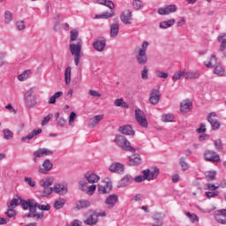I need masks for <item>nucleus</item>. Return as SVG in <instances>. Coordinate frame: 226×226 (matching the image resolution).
I'll return each instance as SVG.
<instances>
[{
  "label": "nucleus",
  "instance_id": "obj_51",
  "mask_svg": "<svg viewBox=\"0 0 226 226\" xmlns=\"http://www.w3.org/2000/svg\"><path fill=\"white\" fill-rule=\"evenodd\" d=\"M44 215L43 212L40 213V214H36V212H30L26 217L27 218H35L36 220H41V218H43Z\"/></svg>",
  "mask_w": 226,
  "mask_h": 226
},
{
  "label": "nucleus",
  "instance_id": "obj_43",
  "mask_svg": "<svg viewBox=\"0 0 226 226\" xmlns=\"http://www.w3.org/2000/svg\"><path fill=\"white\" fill-rule=\"evenodd\" d=\"M61 96H63V92L62 91H58L56 93H55L54 95H52L49 99L48 103H49V105H54L56 103V101L58 98H61Z\"/></svg>",
  "mask_w": 226,
  "mask_h": 226
},
{
  "label": "nucleus",
  "instance_id": "obj_24",
  "mask_svg": "<svg viewBox=\"0 0 226 226\" xmlns=\"http://www.w3.org/2000/svg\"><path fill=\"white\" fill-rule=\"evenodd\" d=\"M142 163V159L140 158V154H134L129 157V165L131 167H135L137 165H140Z\"/></svg>",
  "mask_w": 226,
  "mask_h": 226
},
{
  "label": "nucleus",
  "instance_id": "obj_59",
  "mask_svg": "<svg viewBox=\"0 0 226 226\" xmlns=\"http://www.w3.org/2000/svg\"><path fill=\"white\" fill-rule=\"evenodd\" d=\"M148 73L149 69H147V66H144L143 70L141 71V79H143V80H147V79L149 78Z\"/></svg>",
  "mask_w": 226,
  "mask_h": 226
},
{
  "label": "nucleus",
  "instance_id": "obj_3",
  "mask_svg": "<svg viewBox=\"0 0 226 226\" xmlns=\"http://www.w3.org/2000/svg\"><path fill=\"white\" fill-rule=\"evenodd\" d=\"M24 105L26 109H34L38 103V98L34 94V87L29 88L23 97Z\"/></svg>",
  "mask_w": 226,
  "mask_h": 226
},
{
  "label": "nucleus",
  "instance_id": "obj_52",
  "mask_svg": "<svg viewBox=\"0 0 226 226\" xmlns=\"http://www.w3.org/2000/svg\"><path fill=\"white\" fill-rule=\"evenodd\" d=\"M89 182H87V179H82L79 182V190H81V192H86L87 190V185Z\"/></svg>",
  "mask_w": 226,
  "mask_h": 226
},
{
  "label": "nucleus",
  "instance_id": "obj_23",
  "mask_svg": "<svg viewBox=\"0 0 226 226\" xmlns=\"http://www.w3.org/2000/svg\"><path fill=\"white\" fill-rule=\"evenodd\" d=\"M85 179L90 185H94V183H98L100 181V177L96 173L88 172L85 174Z\"/></svg>",
  "mask_w": 226,
  "mask_h": 226
},
{
  "label": "nucleus",
  "instance_id": "obj_11",
  "mask_svg": "<svg viewBox=\"0 0 226 226\" xmlns=\"http://www.w3.org/2000/svg\"><path fill=\"white\" fill-rule=\"evenodd\" d=\"M176 11H177L176 4L164 5L157 11L159 15H170V13H176Z\"/></svg>",
  "mask_w": 226,
  "mask_h": 226
},
{
  "label": "nucleus",
  "instance_id": "obj_63",
  "mask_svg": "<svg viewBox=\"0 0 226 226\" xmlns=\"http://www.w3.org/2000/svg\"><path fill=\"white\" fill-rule=\"evenodd\" d=\"M25 183H27V185H29V186H31L32 188H34V186H36V182L33 180V178H31L30 177H25L24 178Z\"/></svg>",
  "mask_w": 226,
  "mask_h": 226
},
{
  "label": "nucleus",
  "instance_id": "obj_26",
  "mask_svg": "<svg viewBox=\"0 0 226 226\" xmlns=\"http://www.w3.org/2000/svg\"><path fill=\"white\" fill-rule=\"evenodd\" d=\"M217 41L221 43L220 51L225 52L226 49V33H221L217 37Z\"/></svg>",
  "mask_w": 226,
  "mask_h": 226
},
{
  "label": "nucleus",
  "instance_id": "obj_7",
  "mask_svg": "<svg viewBox=\"0 0 226 226\" xmlns=\"http://www.w3.org/2000/svg\"><path fill=\"white\" fill-rule=\"evenodd\" d=\"M98 192L101 195H107L112 192V181L109 177H106L98 185Z\"/></svg>",
  "mask_w": 226,
  "mask_h": 226
},
{
  "label": "nucleus",
  "instance_id": "obj_50",
  "mask_svg": "<svg viewBox=\"0 0 226 226\" xmlns=\"http://www.w3.org/2000/svg\"><path fill=\"white\" fill-rule=\"evenodd\" d=\"M132 6L134 10H142L144 8V2L142 0H132Z\"/></svg>",
  "mask_w": 226,
  "mask_h": 226
},
{
  "label": "nucleus",
  "instance_id": "obj_13",
  "mask_svg": "<svg viewBox=\"0 0 226 226\" xmlns=\"http://www.w3.org/2000/svg\"><path fill=\"white\" fill-rule=\"evenodd\" d=\"M54 167V164L52 163V162H50V160L46 159L42 165H39V174H49V172H50V170H52V168Z\"/></svg>",
  "mask_w": 226,
  "mask_h": 226
},
{
  "label": "nucleus",
  "instance_id": "obj_25",
  "mask_svg": "<svg viewBox=\"0 0 226 226\" xmlns=\"http://www.w3.org/2000/svg\"><path fill=\"white\" fill-rule=\"evenodd\" d=\"M54 152L49 148H40L35 151V155L40 156L41 158H45V156H52Z\"/></svg>",
  "mask_w": 226,
  "mask_h": 226
},
{
  "label": "nucleus",
  "instance_id": "obj_34",
  "mask_svg": "<svg viewBox=\"0 0 226 226\" xmlns=\"http://www.w3.org/2000/svg\"><path fill=\"white\" fill-rule=\"evenodd\" d=\"M136 61L139 64H147V53H138L136 56Z\"/></svg>",
  "mask_w": 226,
  "mask_h": 226
},
{
  "label": "nucleus",
  "instance_id": "obj_36",
  "mask_svg": "<svg viewBox=\"0 0 226 226\" xmlns=\"http://www.w3.org/2000/svg\"><path fill=\"white\" fill-rule=\"evenodd\" d=\"M78 40H81L80 38H79V30H77V29L72 30L70 32V41H69V43L70 44L75 43L73 41H76V43H77Z\"/></svg>",
  "mask_w": 226,
  "mask_h": 226
},
{
  "label": "nucleus",
  "instance_id": "obj_28",
  "mask_svg": "<svg viewBox=\"0 0 226 226\" xmlns=\"http://www.w3.org/2000/svg\"><path fill=\"white\" fill-rule=\"evenodd\" d=\"M103 119V115H96L89 119L88 126L90 128H94L97 124H100V121Z\"/></svg>",
  "mask_w": 226,
  "mask_h": 226
},
{
  "label": "nucleus",
  "instance_id": "obj_58",
  "mask_svg": "<svg viewBox=\"0 0 226 226\" xmlns=\"http://www.w3.org/2000/svg\"><path fill=\"white\" fill-rule=\"evenodd\" d=\"M205 195L207 199H215V197H218V195H220V192L218 191L207 192Z\"/></svg>",
  "mask_w": 226,
  "mask_h": 226
},
{
  "label": "nucleus",
  "instance_id": "obj_37",
  "mask_svg": "<svg viewBox=\"0 0 226 226\" xmlns=\"http://www.w3.org/2000/svg\"><path fill=\"white\" fill-rule=\"evenodd\" d=\"M133 183V177L130 175H126L121 181L120 186L124 187L128 186V185Z\"/></svg>",
  "mask_w": 226,
  "mask_h": 226
},
{
  "label": "nucleus",
  "instance_id": "obj_16",
  "mask_svg": "<svg viewBox=\"0 0 226 226\" xmlns=\"http://www.w3.org/2000/svg\"><path fill=\"white\" fill-rule=\"evenodd\" d=\"M215 117H216V114L215 112L209 113L207 116V121L210 123L213 130H219L220 129V122L216 120Z\"/></svg>",
  "mask_w": 226,
  "mask_h": 226
},
{
  "label": "nucleus",
  "instance_id": "obj_42",
  "mask_svg": "<svg viewBox=\"0 0 226 226\" xmlns=\"http://www.w3.org/2000/svg\"><path fill=\"white\" fill-rule=\"evenodd\" d=\"M64 204H66V200L59 198L55 200L54 207L55 209H63V207H64Z\"/></svg>",
  "mask_w": 226,
  "mask_h": 226
},
{
  "label": "nucleus",
  "instance_id": "obj_30",
  "mask_svg": "<svg viewBox=\"0 0 226 226\" xmlns=\"http://www.w3.org/2000/svg\"><path fill=\"white\" fill-rule=\"evenodd\" d=\"M110 37L116 38L119 34V23L116 22L109 26Z\"/></svg>",
  "mask_w": 226,
  "mask_h": 226
},
{
  "label": "nucleus",
  "instance_id": "obj_9",
  "mask_svg": "<svg viewBox=\"0 0 226 226\" xmlns=\"http://www.w3.org/2000/svg\"><path fill=\"white\" fill-rule=\"evenodd\" d=\"M205 160L211 162V163H220V154L213 150H206L204 153Z\"/></svg>",
  "mask_w": 226,
  "mask_h": 226
},
{
  "label": "nucleus",
  "instance_id": "obj_31",
  "mask_svg": "<svg viewBox=\"0 0 226 226\" xmlns=\"http://www.w3.org/2000/svg\"><path fill=\"white\" fill-rule=\"evenodd\" d=\"M218 58H216V55H212L209 58V61H205L204 65L207 66V68H213V66H216L218 64L217 63Z\"/></svg>",
  "mask_w": 226,
  "mask_h": 226
},
{
  "label": "nucleus",
  "instance_id": "obj_6",
  "mask_svg": "<svg viewBox=\"0 0 226 226\" xmlns=\"http://www.w3.org/2000/svg\"><path fill=\"white\" fill-rule=\"evenodd\" d=\"M54 183V178L47 177L45 178H42L39 184L41 188H43L42 191V197H49V195H52V184Z\"/></svg>",
  "mask_w": 226,
  "mask_h": 226
},
{
  "label": "nucleus",
  "instance_id": "obj_53",
  "mask_svg": "<svg viewBox=\"0 0 226 226\" xmlns=\"http://www.w3.org/2000/svg\"><path fill=\"white\" fill-rule=\"evenodd\" d=\"M96 192V185L92 184L90 186L87 187L86 193L87 195H94Z\"/></svg>",
  "mask_w": 226,
  "mask_h": 226
},
{
  "label": "nucleus",
  "instance_id": "obj_22",
  "mask_svg": "<svg viewBox=\"0 0 226 226\" xmlns=\"http://www.w3.org/2000/svg\"><path fill=\"white\" fill-rule=\"evenodd\" d=\"M118 132L123 135H127L132 137L135 135V131L133 130V127H132V125H129V124L119 127Z\"/></svg>",
  "mask_w": 226,
  "mask_h": 226
},
{
  "label": "nucleus",
  "instance_id": "obj_32",
  "mask_svg": "<svg viewBox=\"0 0 226 226\" xmlns=\"http://www.w3.org/2000/svg\"><path fill=\"white\" fill-rule=\"evenodd\" d=\"M215 75L217 77H224L225 76V68L222 65V64H218L214 68Z\"/></svg>",
  "mask_w": 226,
  "mask_h": 226
},
{
  "label": "nucleus",
  "instance_id": "obj_56",
  "mask_svg": "<svg viewBox=\"0 0 226 226\" xmlns=\"http://www.w3.org/2000/svg\"><path fill=\"white\" fill-rule=\"evenodd\" d=\"M185 215L189 217V220L192 223H195V222H199V217L195 214H191L190 212H186Z\"/></svg>",
  "mask_w": 226,
  "mask_h": 226
},
{
  "label": "nucleus",
  "instance_id": "obj_19",
  "mask_svg": "<svg viewBox=\"0 0 226 226\" xmlns=\"http://www.w3.org/2000/svg\"><path fill=\"white\" fill-rule=\"evenodd\" d=\"M192 107H193V103H192V102L189 100L183 101L180 103V112L182 114H188V112L192 110Z\"/></svg>",
  "mask_w": 226,
  "mask_h": 226
},
{
  "label": "nucleus",
  "instance_id": "obj_14",
  "mask_svg": "<svg viewBox=\"0 0 226 226\" xmlns=\"http://www.w3.org/2000/svg\"><path fill=\"white\" fill-rule=\"evenodd\" d=\"M160 98H162V94H160V90L153 89L149 96L150 103L152 105H158V103H160Z\"/></svg>",
  "mask_w": 226,
  "mask_h": 226
},
{
  "label": "nucleus",
  "instance_id": "obj_2",
  "mask_svg": "<svg viewBox=\"0 0 226 226\" xmlns=\"http://www.w3.org/2000/svg\"><path fill=\"white\" fill-rule=\"evenodd\" d=\"M22 208L26 211L29 209L30 213H36V208L38 207L41 211H50V205H40L38 202H36L35 200H28L26 201H23Z\"/></svg>",
  "mask_w": 226,
  "mask_h": 226
},
{
  "label": "nucleus",
  "instance_id": "obj_44",
  "mask_svg": "<svg viewBox=\"0 0 226 226\" xmlns=\"http://www.w3.org/2000/svg\"><path fill=\"white\" fill-rule=\"evenodd\" d=\"M162 123H172L174 121V114L167 113L162 116Z\"/></svg>",
  "mask_w": 226,
  "mask_h": 226
},
{
  "label": "nucleus",
  "instance_id": "obj_46",
  "mask_svg": "<svg viewBox=\"0 0 226 226\" xmlns=\"http://www.w3.org/2000/svg\"><path fill=\"white\" fill-rule=\"evenodd\" d=\"M147 49H149V42L147 41H144L141 43V47L139 49L138 53L147 54Z\"/></svg>",
  "mask_w": 226,
  "mask_h": 226
},
{
  "label": "nucleus",
  "instance_id": "obj_27",
  "mask_svg": "<svg viewBox=\"0 0 226 226\" xmlns=\"http://www.w3.org/2000/svg\"><path fill=\"white\" fill-rule=\"evenodd\" d=\"M200 78V72L199 71H185V79L187 80H195Z\"/></svg>",
  "mask_w": 226,
  "mask_h": 226
},
{
  "label": "nucleus",
  "instance_id": "obj_49",
  "mask_svg": "<svg viewBox=\"0 0 226 226\" xmlns=\"http://www.w3.org/2000/svg\"><path fill=\"white\" fill-rule=\"evenodd\" d=\"M3 133L5 140H11V139H13V132H11L10 129H4Z\"/></svg>",
  "mask_w": 226,
  "mask_h": 226
},
{
  "label": "nucleus",
  "instance_id": "obj_15",
  "mask_svg": "<svg viewBox=\"0 0 226 226\" xmlns=\"http://www.w3.org/2000/svg\"><path fill=\"white\" fill-rule=\"evenodd\" d=\"M89 215L84 221L86 225L94 226L98 223V213L96 212H88Z\"/></svg>",
  "mask_w": 226,
  "mask_h": 226
},
{
  "label": "nucleus",
  "instance_id": "obj_38",
  "mask_svg": "<svg viewBox=\"0 0 226 226\" xmlns=\"http://www.w3.org/2000/svg\"><path fill=\"white\" fill-rule=\"evenodd\" d=\"M182 77L185 79V70H180L178 72H176L172 76V80L174 82H177V80H181Z\"/></svg>",
  "mask_w": 226,
  "mask_h": 226
},
{
  "label": "nucleus",
  "instance_id": "obj_4",
  "mask_svg": "<svg viewBox=\"0 0 226 226\" xmlns=\"http://www.w3.org/2000/svg\"><path fill=\"white\" fill-rule=\"evenodd\" d=\"M114 142L117 147H120L123 151H130V153H135V148L132 147L130 140L123 135L115 136Z\"/></svg>",
  "mask_w": 226,
  "mask_h": 226
},
{
  "label": "nucleus",
  "instance_id": "obj_20",
  "mask_svg": "<svg viewBox=\"0 0 226 226\" xmlns=\"http://www.w3.org/2000/svg\"><path fill=\"white\" fill-rule=\"evenodd\" d=\"M132 11L125 10L122 12L120 19L124 24L130 25V24H132Z\"/></svg>",
  "mask_w": 226,
  "mask_h": 226
},
{
  "label": "nucleus",
  "instance_id": "obj_33",
  "mask_svg": "<svg viewBox=\"0 0 226 226\" xmlns=\"http://www.w3.org/2000/svg\"><path fill=\"white\" fill-rule=\"evenodd\" d=\"M4 22L6 26L13 22V12L11 11H5L4 13Z\"/></svg>",
  "mask_w": 226,
  "mask_h": 226
},
{
  "label": "nucleus",
  "instance_id": "obj_17",
  "mask_svg": "<svg viewBox=\"0 0 226 226\" xmlns=\"http://www.w3.org/2000/svg\"><path fill=\"white\" fill-rule=\"evenodd\" d=\"M117 200H119V197L116 194H111L105 200V204L108 206L109 209H112V207H114L117 203Z\"/></svg>",
  "mask_w": 226,
  "mask_h": 226
},
{
  "label": "nucleus",
  "instance_id": "obj_45",
  "mask_svg": "<svg viewBox=\"0 0 226 226\" xmlns=\"http://www.w3.org/2000/svg\"><path fill=\"white\" fill-rule=\"evenodd\" d=\"M114 105L115 107H123L124 109L129 108L128 103H126L123 98L115 100Z\"/></svg>",
  "mask_w": 226,
  "mask_h": 226
},
{
  "label": "nucleus",
  "instance_id": "obj_62",
  "mask_svg": "<svg viewBox=\"0 0 226 226\" xmlns=\"http://www.w3.org/2000/svg\"><path fill=\"white\" fill-rule=\"evenodd\" d=\"M6 215L8 218H15V216L17 215V212L15 211V208L8 207Z\"/></svg>",
  "mask_w": 226,
  "mask_h": 226
},
{
  "label": "nucleus",
  "instance_id": "obj_21",
  "mask_svg": "<svg viewBox=\"0 0 226 226\" xmlns=\"http://www.w3.org/2000/svg\"><path fill=\"white\" fill-rule=\"evenodd\" d=\"M76 209L80 211L82 209H87L91 207V201L89 200H79L75 203Z\"/></svg>",
  "mask_w": 226,
  "mask_h": 226
},
{
  "label": "nucleus",
  "instance_id": "obj_39",
  "mask_svg": "<svg viewBox=\"0 0 226 226\" xmlns=\"http://www.w3.org/2000/svg\"><path fill=\"white\" fill-rule=\"evenodd\" d=\"M64 80L66 86H69L70 82H72V67L68 66L64 72Z\"/></svg>",
  "mask_w": 226,
  "mask_h": 226
},
{
  "label": "nucleus",
  "instance_id": "obj_5",
  "mask_svg": "<svg viewBox=\"0 0 226 226\" xmlns=\"http://www.w3.org/2000/svg\"><path fill=\"white\" fill-rule=\"evenodd\" d=\"M69 49L72 56H74L76 66H79V63H80V52H82V39H78L77 42L71 43Z\"/></svg>",
  "mask_w": 226,
  "mask_h": 226
},
{
  "label": "nucleus",
  "instance_id": "obj_8",
  "mask_svg": "<svg viewBox=\"0 0 226 226\" xmlns=\"http://www.w3.org/2000/svg\"><path fill=\"white\" fill-rule=\"evenodd\" d=\"M134 116L139 126H141L142 128H147L149 126V123L147 122V117H146V113H144L142 109H135Z\"/></svg>",
  "mask_w": 226,
  "mask_h": 226
},
{
  "label": "nucleus",
  "instance_id": "obj_47",
  "mask_svg": "<svg viewBox=\"0 0 226 226\" xmlns=\"http://www.w3.org/2000/svg\"><path fill=\"white\" fill-rule=\"evenodd\" d=\"M179 165L181 166V169L184 172L190 169V164H188V162H186V159L185 157L180 158Z\"/></svg>",
  "mask_w": 226,
  "mask_h": 226
},
{
  "label": "nucleus",
  "instance_id": "obj_29",
  "mask_svg": "<svg viewBox=\"0 0 226 226\" xmlns=\"http://www.w3.org/2000/svg\"><path fill=\"white\" fill-rule=\"evenodd\" d=\"M176 24V19H171L170 20L161 21L159 24L160 29H169V27H172Z\"/></svg>",
  "mask_w": 226,
  "mask_h": 226
},
{
  "label": "nucleus",
  "instance_id": "obj_61",
  "mask_svg": "<svg viewBox=\"0 0 226 226\" xmlns=\"http://www.w3.org/2000/svg\"><path fill=\"white\" fill-rule=\"evenodd\" d=\"M205 190H209L210 192H216L218 188H220V185H215V184H207Z\"/></svg>",
  "mask_w": 226,
  "mask_h": 226
},
{
  "label": "nucleus",
  "instance_id": "obj_54",
  "mask_svg": "<svg viewBox=\"0 0 226 226\" xmlns=\"http://www.w3.org/2000/svg\"><path fill=\"white\" fill-rule=\"evenodd\" d=\"M155 76L158 79H169V73L165 72H162L160 70L155 71Z\"/></svg>",
  "mask_w": 226,
  "mask_h": 226
},
{
  "label": "nucleus",
  "instance_id": "obj_41",
  "mask_svg": "<svg viewBox=\"0 0 226 226\" xmlns=\"http://www.w3.org/2000/svg\"><path fill=\"white\" fill-rule=\"evenodd\" d=\"M31 73H33L31 70H26L25 72H23L21 74L18 76V80H19L20 82H24V80H27Z\"/></svg>",
  "mask_w": 226,
  "mask_h": 226
},
{
  "label": "nucleus",
  "instance_id": "obj_10",
  "mask_svg": "<svg viewBox=\"0 0 226 226\" xmlns=\"http://www.w3.org/2000/svg\"><path fill=\"white\" fill-rule=\"evenodd\" d=\"M52 193H57L58 195H66V193H68V184H56L52 188Z\"/></svg>",
  "mask_w": 226,
  "mask_h": 226
},
{
  "label": "nucleus",
  "instance_id": "obj_57",
  "mask_svg": "<svg viewBox=\"0 0 226 226\" xmlns=\"http://www.w3.org/2000/svg\"><path fill=\"white\" fill-rule=\"evenodd\" d=\"M16 27L18 31H24L26 29V22L24 20H18L16 22Z\"/></svg>",
  "mask_w": 226,
  "mask_h": 226
},
{
  "label": "nucleus",
  "instance_id": "obj_40",
  "mask_svg": "<svg viewBox=\"0 0 226 226\" xmlns=\"http://www.w3.org/2000/svg\"><path fill=\"white\" fill-rule=\"evenodd\" d=\"M114 15H115L114 11H105V12H102V14L95 15L94 19H112Z\"/></svg>",
  "mask_w": 226,
  "mask_h": 226
},
{
  "label": "nucleus",
  "instance_id": "obj_18",
  "mask_svg": "<svg viewBox=\"0 0 226 226\" xmlns=\"http://www.w3.org/2000/svg\"><path fill=\"white\" fill-rule=\"evenodd\" d=\"M109 170L116 174H123L124 172V165L120 162H114L109 166Z\"/></svg>",
  "mask_w": 226,
  "mask_h": 226
},
{
  "label": "nucleus",
  "instance_id": "obj_12",
  "mask_svg": "<svg viewBox=\"0 0 226 226\" xmlns=\"http://www.w3.org/2000/svg\"><path fill=\"white\" fill-rule=\"evenodd\" d=\"M105 47H107V40H105L103 37L96 39L93 42V48L97 52H103V50H105Z\"/></svg>",
  "mask_w": 226,
  "mask_h": 226
},
{
  "label": "nucleus",
  "instance_id": "obj_60",
  "mask_svg": "<svg viewBox=\"0 0 226 226\" xmlns=\"http://www.w3.org/2000/svg\"><path fill=\"white\" fill-rule=\"evenodd\" d=\"M206 177L210 181H215L216 179V171H207L206 172Z\"/></svg>",
  "mask_w": 226,
  "mask_h": 226
},
{
  "label": "nucleus",
  "instance_id": "obj_1",
  "mask_svg": "<svg viewBox=\"0 0 226 226\" xmlns=\"http://www.w3.org/2000/svg\"><path fill=\"white\" fill-rule=\"evenodd\" d=\"M143 175H138L133 178L135 183H142V181H154L160 174V169L154 167L152 170L149 169L141 171Z\"/></svg>",
  "mask_w": 226,
  "mask_h": 226
},
{
  "label": "nucleus",
  "instance_id": "obj_48",
  "mask_svg": "<svg viewBox=\"0 0 226 226\" xmlns=\"http://www.w3.org/2000/svg\"><path fill=\"white\" fill-rule=\"evenodd\" d=\"M153 218L154 222H158L159 223H163V218H165V214L156 212L155 214H154Z\"/></svg>",
  "mask_w": 226,
  "mask_h": 226
},
{
  "label": "nucleus",
  "instance_id": "obj_55",
  "mask_svg": "<svg viewBox=\"0 0 226 226\" xmlns=\"http://www.w3.org/2000/svg\"><path fill=\"white\" fill-rule=\"evenodd\" d=\"M214 144L216 151H223V144L222 143V139H215Z\"/></svg>",
  "mask_w": 226,
  "mask_h": 226
},
{
  "label": "nucleus",
  "instance_id": "obj_64",
  "mask_svg": "<svg viewBox=\"0 0 226 226\" xmlns=\"http://www.w3.org/2000/svg\"><path fill=\"white\" fill-rule=\"evenodd\" d=\"M7 206L11 209H15V207L19 206V199L14 198L10 203L7 204Z\"/></svg>",
  "mask_w": 226,
  "mask_h": 226
},
{
  "label": "nucleus",
  "instance_id": "obj_35",
  "mask_svg": "<svg viewBox=\"0 0 226 226\" xmlns=\"http://www.w3.org/2000/svg\"><path fill=\"white\" fill-rule=\"evenodd\" d=\"M41 133V129L34 130L28 135L21 138V142H26V140H31V139L36 137V135H40Z\"/></svg>",
  "mask_w": 226,
  "mask_h": 226
}]
</instances>
